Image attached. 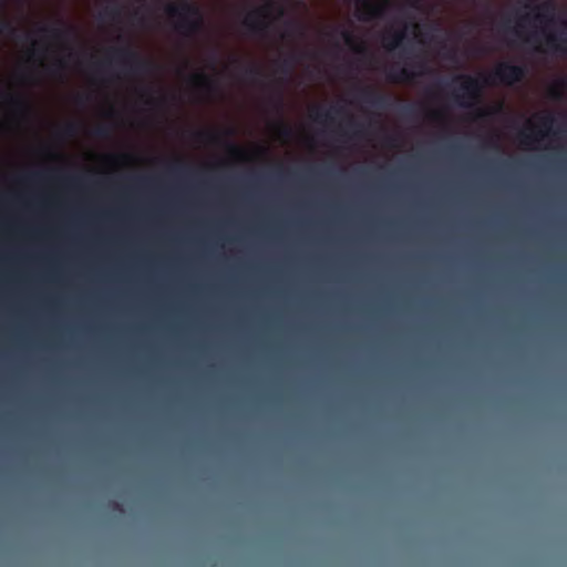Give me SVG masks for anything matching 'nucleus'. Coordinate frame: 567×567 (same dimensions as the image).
Wrapping results in <instances>:
<instances>
[{"mask_svg": "<svg viewBox=\"0 0 567 567\" xmlns=\"http://www.w3.org/2000/svg\"><path fill=\"white\" fill-rule=\"evenodd\" d=\"M165 12L169 18L177 19L175 30L181 34L190 38L202 32L204 18L196 4L187 1L179 4H167Z\"/></svg>", "mask_w": 567, "mask_h": 567, "instance_id": "2", "label": "nucleus"}, {"mask_svg": "<svg viewBox=\"0 0 567 567\" xmlns=\"http://www.w3.org/2000/svg\"><path fill=\"white\" fill-rule=\"evenodd\" d=\"M14 104L19 107H24L25 106V103L22 99H16L14 100Z\"/></svg>", "mask_w": 567, "mask_h": 567, "instance_id": "32", "label": "nucleus"}, {"mask_svg": "<svg viewBox=\"0 0 567 567\" xmlns=\"http://www.w3.org/2000/svg\"><path fill=\"white\" fill-rule=\"evenodd\" d=\"M560 24L563 30L559 34H549L546 38L547 45L555 52L566 53L567 52V19L561 20Z\"/></svg>", "mask_w": 567, "mask_h": 567, "instance_id": "7", "label": "nucleus"}, {"mask_svg": "<svg viewBox=\"0 0 567 567\" xmlns=\"http://www.w3.org/2000/svg\"><path fill=\"white\" fill-rule=\"evenodd\" d=\"M29 177L32 181H41L45 177V175L42 173H34V174H31Z\"/></svg>", "mask_w": 567, "mask_h": 567, "instance_id": "26", "label": "nucleus"}, {"mask_svg": "<svg viewBox=\"0 0 567 567\" xmlns=\"http://www.w3.org/2000/svg\"><path fill=\"white\" fill-rule=\"evenodd\" d=\"M278 11L279 16L284 14V9L276 6L274 2H268L265 6L257 8L249 12L243 21V24L251 32L260 34L267 31L269 23L267 19L274 10Z\"/></svg>", "mask_w": 567, "mask_h": 567, "instance_id": "4", "label": "nucleus"}, {"mask_svg": "<svg viewBox=\"0 0 567 567\" xmlns=\"http://www.w3.org/2000/svg\"><path fill=\"white\" fill-rule=\"evenodd\" d=\"M281 134H282L284 136H290V135H291V130H290L288 126L282 125V126H281Z\"/></svg>", "mask_w": 567, "mask_h": 567, "instance_id": "28", "label": "nucleus"}, {"mask_svg": "<svg viewBox=\"0 0 567 567\" xmlns=\"http://www.w3.org/2000/svg\"><path fill=\"white\" fill-rule=\"evenodd\" d=\"M234 62L237 64V65H241L240 61L239 60H234Z\"/></svg>", "mask_w": 567, "mask_h": 567, "instance_id": "37", "label": "nucleus"}, {"mask_svg": "<svg viewBox=\"0 0 567 567\" xmlns=\"http://www.w3.org/2000/svg\"><path fill=\"white\" fill-rule=\"evenodd\" d=\"M554 121L555 118L553 115H546L545 117L542 118V125L548 128L553 125Z\"/></svg>", "mask_w": 567, "mask_h": 567, "instance_id": "23", "label": "nucleus"}, {"mask_svg": "<svg viewBox=\"0 0 567 567\" xmlns=\"http://www.w3.org/2000/svg\"><path fill=\"white\" fill-rule=\"evenodd\" d=\"M341 113H342V107H339V106H331L330 109L317 107L313 111V120L316 122L322 123L328 120H332L333 114H341Z\"/></svg>", "mask_w": 567, "mask_h": 567, "instance_id": "10", "label": "nucleus"}, {"mask_svg": "<svg viewBox=\"0 0 567 567\" xmlns=\"http://www.w3.org/2000/svg\"><path fill=\"white\" fill-rule=\"evenodd\" d=\"M230 150H231L233 152H236V153H238V152H239V148H238L236 145H234V144H230Z\"/></svg>", "mask_w": 567, "mask_h": 567, "instance_id": "34", "label": "nucleus"}, {"mask_svg": "<svg viewBox=\"0 0 567 567\" xmlns=\"http://www.w3.org/2000/svg\"><path fill=\"white\" fill-rule=\"evenodd\" d=\"M526 19H527V17H522V18L519 19V21H524V20H526Z\"/></svg>", "mask_w": 567, "mask_h": 567, "instance_id": "40", "label": "nucleus"}, {"mask_svg": "<svg viewBox=\"0 0 567 567\" xmlns=\"http://www.w3.org/2000/svg\"><path fill=\"white\" fill-rule=\"evenodd\" d=\"M62 27L51 28L43 27L40 29L41 32L48 34L50 38L56 41H65L74 34V29L70 25H65L63 22H59Z\"/></svg>", "mask_w": 567, "mask_h": 567, "instance_id": "8", "label": "nucleus"}, {"mask_svg": "<svg viewBox=\"0 0 567 567\" xmlns=\"http://www.w3.org/2000/svg\"><path fill=\"white\" fill-rule=\"evenodd\" d=\"M404 38H405L404 31L398 32L389 39L385 38L384 40L386 41L385 42L386 49L394 50V49L399 48L401 45L402 41L404 40Z\"/></svg>", "mask_w": 567, "mask_h": 567, "instance_id": "15", "label": "nucleus"}, {"mask_svg": "<svg viewBox=\"0 0 567 567\" xmlns=\"http://www.w3.org/2000/svg\"><path fill=\"white\" fill-rule=\"evenodd\" d=\"M293 63V58L285 59L280 64V70L282 73L288 74L291 71Z\"/></svg>", "mask_w": 567, "mask_h": 567, "instance_id": "20", "label": "nucleus"}, {"mask_svg": "<svg viewBox=\"0 0 567 567\" xmlns=\"http://www.w3.org/2000/svg\"><path fill=\"white\" fill-rule=\"evenodd\" d=\"M431 120L433 121H440L443 117V114L441 112H432L430 114Z\"/></svg>", "mask_w": 567, "mask_h": 567, "instance_id": "27", "label": "nucleus"}, {"mask_svg": "<svg viewBox=\"0 0 567 567\" xmlns=\"http://www.w3.org/2000/svg\"><path fill=\"white\" fill-rule=\"evenodd\" d=\"M194 138L198 142L217 143L220 135L212 131H197L194 133Z\"/></svg>", "mask_w": 567, "mask_h": 567, "instance_id": "13", "label": "nucleus"}, {"mask_svg": "<svg viewBox=\"0 0 567 567\" xmlns=\"http://www.w3.org/2000/svg\"><path fill=\"white\" fill-rule=\"evenodd\" d=\"M3 29L9 31V32H11V33L16 32V29L9 22H6L3 24Z\"/></svg>", "mask_w": 567, "mask_h": 567, "instance_id": "30", "label": "nucleus"}, {"mask_svg": "<svg viewBox=\"0 0 567 567\" xmlns=\"http://www.w3.org/2000/svg\"><path fill=\"white\" fill-rule=\"evenodd\" d=\"M417 68L420 69V72H419L420 74L425 73V71L427 70V68H426L424 62L419 63Z\"/></svg>", "mask_w": 567, "mask_h": 567, "instance_id": "31", "label": "nucleus"}, {"mask_svg": "<svg viewBox=\"0 0 567 567\" xmlns=\"http://www.w3.org/2000/svg\"><path fill=\"white\" fill-rule=\"evenodd\" d=\"M358 97L362 103L378 109H385L390 103L388 94L380 93L371 86L361 87Z\"/></svg>", "mask_w": 567, "mask_h": 567, "instance_id": "6", "label": "nucleus"}, {"mask_svg": "<svg viewBox=\"0 0 567 567\" xmlns=\"http://www.w3.org/2000/svg\"><path fill=\"white\" fill-rule=\"evenodd\" d=\"M388 7V0H360L358 4V18L361 21H369L382 17Z\"/></svg>", "mask_w": 567, "mask_h": 567, "instance_id": "5", "label": "nucleus"}, {"mask_svg": "<svg viewBox=\"0 0 567 567\" xmlns=\"http://www.w3.org/2000/svg\"><path fill=\"white\" fill-rule=\"evenodd\" d=\"M554 7L550 3H545L537 8V12L534 14V19L539 23H549L554 21L553 16Z\"/></svg>", "mask_w": 567, "mask_h": 567, "instance_id": "11", "label": "nucleus"}, {"mask_svg": "<svg viewBox=\"0 0 567 567\" xmlns=\"http://www.w3.org/2000/svg\"><path fill=\"white\" fill-rule=\"evenodd\" d=\"M76 131H78V126L74 123H69L63 128V133L66 136H73L76 133Z\"/></svg>", "mask_w": 567, "mask_h": 567, "instance_id": "21", "label": "nucleus"}, {"mask_svg": "<svg viewBox=\"0 0 567 567\" xmlns=\"http://www.w3.org/2000/svg\"><path fill=\"white\" fill-rule=\"evenodd\" d=\"M286 24H287V27L292 28V29H295V30H300V28H301V27H300L297 22H295V21H287V23H286Z\"/></svg>", "mask_w": 567, "mask_h": 567, "instance_id": "29", "label": "nucleus"}, {"mask_svg": "<svg viewBox=\"0 0 567 567\" xmlns=\"http://www.w3.org/2000/svg\"><path fill=\"white\" fill-rule=\"evenodd\" d=\"M565 82L559 81L556 85L549 90V96L555 101H560L564 97Z\"/></svg>", "mask_w": 567, "mask_h": 567, "instance_id": "16", "label": "nucleus"}, {"mask_svg": "<svg viewBox=\"0 0 567 567\" xmlns=\"http://www.w3.org/2000/svg\"><path fill=\"white\" fill-rule=\"evenodd\" d=\"M244 73L248 79L252 81L257 80L262 75L261 69L255 64L245 68Z\"/></svg>", "mask_w": 567, "mask_h": 567, "instance_id": "17", "label": "nucleus"}, {"mask_svg": "<svg viewBox=\"0 0 567 567\" xmlns=\"http://www.w3.org/2000/svg\"><path fill=\"white\" fill-rule=\"evenodd\" d=\"M350 125H352V126H359V124H358V123H355V122H353V121H351V122H350Z\"/></svg>", "mask_w": 567, "mask_h": 567, "instance_id": "36", "label": "nucleus"}, {"mask_svg": "<svg viewBox=\"0 0 567 567\" xmlns=\"http://www.w3.org/2000/svg\"><path fill=\"white\" fill-rule=\"evenodd\" d=\"M25 40H31V35L30 34H25Z\"/></svg>", "mask_w": 567, "mask_h": 567, "instance_id": "39", "label": "nucleus"}, {"mask_svg": "<svg viewBox=\"0 0 567 567\" xmlns=\"http://www.w3.org/2000/svg\"><path fill=\"white\" fill-rule=\"evenodd\" d=\"M68 181L73 184V185H76L81 182V178L80 177H71V178H68Z\"/></svg>", "mask_w": 567, "mask_h": 567, "instance_id": "33", "label": "nucleus"}, {"mask_svg": "<svg viewBox=\"0 0 567 567\" xmlns=\"http://www.w3.org/2000/svg\"><path fill=\"white\" fill-rule=\"evenodd\" d=\"M171 171L172 173L176 174V175H181V174H184L186 173V167L184 165H182L181 163L178 164H174L171 166Z\"/></svg>", "mask_w": 567, "mask_h": 567, "instance_id": "22", "label": "nucleus"}, {"mask_svg": "<svg viewBox=\"0 0 567 567\" xmlns=\"http://www.w3.org/2000/svg\"><path fill=\"white\" fill-rule=\"evenodd\" d=\"M403 113H404L405 115H409V116H410V115H413V114L415 113V106H414V105H411V104L405 105V106L403 107Z\"/></svg>", "mask_w": 567, "mask_h": 567, "instance_id": "25", "label": "nucleus"}, {"mask_svg": "<svg viewBox=\"0 0 567 567\" xmlns=\"http://www.w3.org/2000/svg\"><path fill=\"white\" fill-rule=\"evenodd\" d=\"M192 81L195 85H197L200 89L210 91L215 86V81L212 80L209 76H207L204 73H195L192 75Z\"/></svg>", "mask_w": 567, "mask_h": 567, "instance_id": "12", "label": "nucleus"}, {"mask_svg": "<svg viewBox=\"0 0 567 567\" xmlns=\"http://www.w3.org/2000/svg\"><path fill=\"white\" fill-rule=\"evenodd\" d=\"M486 115V112L485 111H480L478 112V116H485Z\"/></svg>", "mask_w": 567, "mask_h": 567, "instance_id": "35", "label": "nucleus"}, {"mask_svg": "<svg viewBox=\"0 0 567 567\" xmlns=\"http://www.w3.org/2000/svg\"><path fill=\"white\" fill-rule=\"evenodd\" d=\"M527 70L524 65L512 64L508 62L499 63L493 72L487 75L474 78L467 74H461L455 78L460 80V92L454 93L455 101L464 107H471L476 104L485 85L503 84L512 86L520 82L526 76Z\"/></svg>", "mask_w": 567, "mask_h": 567, "instance_id": "1", "label": "nucleus"}, {"mask_svg": "<svg viewBox=\"0 0 567 567\" xmlns=\"http://www.w3.org/2000/svg\"><path fill=\"white\" fill-rule=\"evenodd\" d=\"M386 78L393 83L410 82L415 78V73L408 68H390L386 71Z\"/></svg>", "mask_w": 567, "mask_h": 567, "instance_id": "9", "label": "nucleus"}, {"mask_svg": "<svg viewBox=\"0 0 567 567\" xmlns=\"http://www.w3.org/2000/svg\"><path fill=\"white\" fill-rule=\"evenodd\" d=\"M520 137L522 143L526 145L530 144V142L534 141V137L530 134L526 133L525 131L520 132Z\"/></svg>", "mask_w": 567, "mask_h": 567, "instance_id": "24", "label": "nucleus"}, {"mask_svg": "<svg viewBox=\"0 0 567 567\" xmlns=\"http://www.w3.org/2000/svg\"><path fill=\"white\" fill-rule=\"evenodd\" d=\"M340 34L343 39V41L346 42L347 45H349L350 48H353L355 49L357 52H363L365 50L364 47H355V37L353 35V33L349 30H346V29H342L340 31Z\"/></svg>", "mask_w": 567, "mask_h": 567, "instance_id": "14", "label": "nucleus"}, {"mask_svg": "<svg viewBox=\"0 0 567 567\" xmlns=\"http://www.w3.org/2000/svg\"><path fill=\"white\" fill-rule=\"evenodd\" d=\"M66 68V61L64 59H58L52 68L50 69V72L55 74Z\"/></svg>", "mask_w": 567, "mask_h": 567, "instance_id": "19", "label": "nucleus"}, {"mask_svg": "<svg viewBox=\"0 0 567 567\" xmlns=\"http://www.w3.org/2000/svg\"><path fill=\"white\" fill-rule=\"evenodd\" d=\"M114 508L120 509V504L118 503H114Z\"/></svg>", "mask_w": 567, "mask_h": 567, "instance_id": "38", "label": "nucleus"}, {"mask_svg": "<svg viewBox=\"0 0 567 567\" xmlns=\"http://www.w3.org/2000/svg\"><path fill=\"white\" fill-rule=\"evenodd\" d=\"M93 134L96 136V137H101V138H106L110 136L111 134V127L107 126V125H97L94 131H93Z\"/></svg>", "mask_w": 567, "mask_h": 567, "instance_id": "18", "label": "nucleus"}, {"mask_svg": "<svg viewBox=\"0 0 567 567\" xmlns=\"http://www.w3.org/2000/svg\"><path fill=\"white\" fill-rule=\"evenodd\" d=\"M110 54L111 56L107 62L115 60L132 74L148 73L154 68L150 60L142 58L140 53L130 45L111 49ZM105 63L106 61L100 63L99 66L102 68Z\"/></svg>", "mask_w": 567, "mask_h": 567, "instance_id": "3", "label": "nucleus"}]
</instances>
